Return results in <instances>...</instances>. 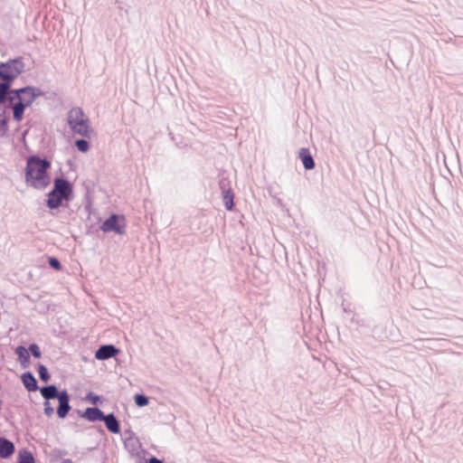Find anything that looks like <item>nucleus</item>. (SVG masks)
I'll list each match as a JSON object with an SVG mask.
<instances>
[{
    "label": "nucleus",
    "mask_w": 463,
    "mask_h": 463,
    "mask_svg": "<svg viewBox=\"0 0 463 463\" xmlns=\"http://www.w3.org/2000/svg\"><path fill=\"white\" fill-rule=\"evenodd\" d=\"M29 351V355L33 356V358L39 359L42 357V351L38 344L36 343H31L26 348Z\"/></svg>",
    "instance_id": "b1692460"
},
{
    "label": "nucleus",
    "mask_w": 463,
    "mask_h": 463,
    "mask_svg": "<svg viewBox=\"0 0 463 463\" xmlns=\"http://www.w3.org/2000/svg\"><path fill=\"white\" fill-rule=\"evenodd\" d=\"M14 354L17 355V360L23 368H27L30 365L31 360L29 351L24 345H20L16 346Z\"/></svg>",
    "instance_id": "4468645a"
},
{
    "label": "nucleus",
    "mask_w": 463,
    "mask_h": 463,
    "mask_svg": "<svg viewBox=\"0 0 463 463\" xmlns=\"http://www.w3.org/2000/svg\"><path fill=\"white\" fill-rule=\"evenodd\" d=\"M35 369L42 382L47 383L51 380V374L46 365L38 363Z\"/></svg>",
    "instance_id": "6ab92c4d"
},
{
    "label": "nucleus",
    "mask_w": 463,
    "mask_h": 463,
    "mask_svg": "<svg viewBox=\"0 0 463 463\" xmlns=\"http://www.w3.org/2000/svg\"><path fill=\"white\" fill-rule=\"evenodd\" d=\"M384 337H385V338H388V339H390V340H392V341H395V339H396V335H395L392 331H391L390 335H384Z\"/></svg>",
    "instance_id": "c756f323"
},
{
    "label": "nucleus",
    "mask_w": 463,
    "mask_h": 463,
    "mask_svg": "<svg viewBox=\"0 0 463 463\" xmlns=\"http://www.w3.org/2000/svg\"><path fill=\"white\" fill-rule=\"evenodd\" d=\"M146 463H164V460H163V459H159V458H157L156 457H155V456H153V455H152V456H150V458H147V459L146 460Z\"/></svg>",
    "instance_id": "c85d7f7f"
},
{
    "label": "nucleus",
    "mask_w": 463,
    "mask_h": 463,
    "mask_svg": "<svg viewBox=\"0 0 463 463\" xmlns=\"http://www.w3.org/2000/svg\"><path fill=\"white\" fill-rule=\"evenodd\" d=\"M298 158L301 160L306 170H313L316 162L308 147H301L298 151Z\"/></svg>",
    "instance_id": "ddd939ff"
},
{
    "label": "nucleus",
    "mask_w": 463,
    "mask_h": 463,
    "mask_svg": "<svg viewBox=\"0 0 463 463\" xmlns=\"http://www.w3.org/2000/svg\"><path fill=\"white\" fill-rule=\"evenodd\" d=\"M16 463H36V459L31 450L24 448L18 451Z\"/></svg>",
    "instance_id": "f3484780"
},
{
    "label": "nucleus",
    "mask_w": 463,
    "mask_h": 463,
    "mask_svg": "<svg viewBox=\"0 0 463 463\" xmlns=\"http://www.w3.org/2000/svg\"><path fill=\"white\" fill-rule=\"evenodd\" d=\"M135 404L137 407H145L149 403V398L145 393H136L134 396Z\"/></svg>",
    "instance_id": "5701e85b"
},
{
    "label": "nucleus",
    "mask_w": 463,
    "mask_h": 463,
    "mask_svg": "<svg viewBox=\"0 0 463 463\" xmlns=\"http://www.w3.org/2000/svg\"><path fill=\"white\" fill-rule=\"evenodd\" d=\"M39 391L44 401L50 402L51 400L59 399L61 393L66 391V389L60 390L56 384L51 383L40 386Z\"/></svg>",
    "instance_id": "1a4fd4ad"
},
{
    "label": "nucleus",
    "mask_w": 463,
    "mask_h": 463,
    "mask_svg": "<svg viewBox=\"0 0 463 463\" xmlns=\"http://www.w3.org/2000/svg\"><path fill=\"white\" fill-rule=\"evenodd\" d=\"M85 400L88 401L93 406H97L99 403H101L103 402L102 396L93 392H89L85 396Z\"/></svg>",
    "instance_id": "4be33fe9"
},
{
    "label": "nucleus",
    "mask_w": 463,
    "mask_h": 463,
    "mask_svg": "<svg viewBox=\"0 0 463 463\" xmlns=\"http://www.w3.org/2000/svg\"><path fill=\"white\" fill-rule=\"evenodd\" d=\"M219 188L221 192L227 189H232L230 179L228 177L222 176L221 179L219 180Z\"/></svg>",
    "instance_id": "a878e982"
},
{
    "label": "nucleus",
    "mask_w": 463,
    "mask_h": 463,
    "mask_svg": "<svg viewBox=\"0 0 463 463\" xmlns=\"http://www.w3.org/2000/svg\"><path fill=\"white\" fill-rule=\"evenodd\" d=\"M90 137H83L76 138L74 140V146L77 148L79 152L87 153L90 149V142L89 141Z\"/></svg>",
    "instance_id": "a211bd4d"
},
{
    "label": "nucleus",
    "mask_w": 463,
    "mask_h": 463,
    "mask_svg": "<svg viewBox=\"0 0 463 463\" xmlns=\"http://www.w3.org/2000/svg\"><path fill=\"white\" fill-rule=\"evenodd\" d=\"M373 136L375 135V128H373Z\"/></svg>",
    "instance_id": "4c0bfd02"
},
{
    "label": "nucleus",
    "mask_w": 463,
    "mask_h": 463,
    "mask_svg": "<svg viewBox=\"0 0 463 463\" xmlns=\"http://www.w3.org/2000/svg\"><path fill=\"white\" fill-rule=\"evenodd\" d=\"M24 70L25 62L22 56L0 61V137H5L9 131L10 112L13 119L19 123L24 119L26 109L44 95L40 88L33 85L14 87Z\"/></svg>",
    "instance_id": "f257e3e1"
},
{
    "label": "nucleus",
    "mask_w": 463,
    "mask_h": 463,
    "mask_svg": "<svg viewBox=\"0 0 463 463\" xmlns=\"http://www.w3.org/2000/svg\"><path fill=\"white\" fill-rule=\"evenodd\" d=\"M43 412L47 417H51L54 413V409L52 406L51 402L49 401H44L43 402Z\"/></svg>",
    "instance_id": "bb28decb"
},
{
    "label": "nucleus",
    "mask_w": 463,
    "mask_h": 463,
    "mask_svg": "<svg viewBox=\"0 0 463 463\" xmlns=\"http://www.w3.org/2000/svg\"><path fill=\"white\" fill-rule=\"evenodd\" d=\"M94 226H95V224H91V225L89 227V229H88V231H87V234H90V229H92Z\"/></svg>",
    "instance_id": "473e14b6"
},
{
    "label": "nucleus",
    "mask_w": 463,
    "mask_h": 463,
    "mask_svg": "<svg viewBox=\"0 0 463 463\" xmlns=\"http://www.w3.org/2000/svg\"><path fill=\"white\" fill-rule=\"evenodd\" d=\"M97 221H98V222H101V221H102L101 217H100V216H98V217H97Z\"/></svg>",
    "instance_id": "f704fd0d"
},
{
    "label": "nucleus",
    "mask_w": 463,
    "mask_h": 463,
    "mask_svg": "<svg viewBox=\"0 0 463 463\" xmlns=\"http://www.w3.org/2000/svg\"><path fill=\"white\" fill-rule=\"evenodd\" d=\"M47 264L50 269H52L55 271H61L63 269L61 260L55 256H49L47 258Z\"/></svg>",
    "instance_id": "aec40b11"
},
{
    "label": "nucleus",
    "mask_w": 463,
    "mask_h": 463,
    "mask_svg": "<svg viewBox=\"0 0 463 463\" xmlns=\"http://www.w3.org/2000/svg\"><path fill=\"white\" fill-rule=\"evenodd\" d=\"M67 123L73 134L83 137H90L94 133L90 118L80 107L72 108L69 111Z\"/></svg>",
    "instance_id": "20e7f679"
},
{
    "label": "nucleus",
    "mask_w": 463,
    "mask_h": 463,
    "mask_svg": "<svg viewBox=\"0 0 463 463\" xmlns=\"http://www.w3.org/2000/svg\"><path fill=\"white\" fill-rule=\"evenodd\" d=\"M125 449L131 454L134 455L137 449L141 447V443L137 437L128 436L124 440Z\"/></svg>",
    "instance_id": "dca6fc26"
},
{
    "label": "nucleus",
    "mask_w": 463,
    "mask_h": 463,
    "mask_svg": "<svg viewBox=\"0 0 463 463\" xmlns=\"http://www.w3.org/2000/svg\"><path fill=\"white\" fill-rule=\"evenodd\" d=\"M58 400V407L56 409V414L60 419H65L71 410V406L70 404L71 402V394L66 390L61 393Z\"/></svg>",
    "instance_id": "6e6552de"
},
{
    "label": "nucleus",
    "mask_w": 463,
    "mask_h": 463,
    "mask_svg": "<svg viewBox=\"0 0 463 463\" xmlns=\"http://www.w3.org/2000/svg\"><path fill=\"white\" fill-rule=\"evenodd\" d=\"M85 200H86V203H85L84 209L88 213V219H90V215L92 213H94L95 210L92 207L93 201H92V198H91L89 191L85 194Z\"/></svg>",
    "instance_id": "393cba45"
},
{
    "label": "nucleus",
    "mask_w": 463,
    "mask_h": 463,
    "mask_svg": "<svg viewBox=\"0 0 463 463\" xmlns=\"http://www.w3.org/2000/svg\"><path fill=\"white\" fill-rule=\"evenodd\" d=\"M110 2L117 5L120 11H124L126 14H128L129 9L131 8L132 0H110Z\"/></svg>",
    "instance_id": "412c9836"
},
{
    "label": "nucleus",
    "mask_w": 463,
    "mask_h": 463,
    "mask_svg": "<svg viewBox=\"0 0 463 463\" xmlns=\"http://www.w3.org/2000/svg\"><path fill=\"white\" fill-rule=\"evenodd\" d=\"M61 463H73V461L71 458H64Z\"/></svg>",
    "instance_id": "2f4dec72"
},
{
    "label": "nucleus",
    "mask_w": 463,
    "mask_h": 463,
    "mask_svg": "<svg viewBox=\"0 0 463 463\" xmlns=\"http://www.w3.org/2000/svg\"><path fill=\"white\" fill-rule=\"evenodd\" d=\"M99 431L101 434H105L104 430H103L101 427H99Z\"/></svg>",
    "instance_id": "72a5a7b5"
},
{
    "label": "nucleus",
    "mask_w": 463,
    "mask_h": 463,
    "mask_svg": "<svg viewBox=\"0 0 463 463\" xmlns=\"http://www.w3.org/2000/svg\"><path fill=\"white\" fill-rule=\"evenodd\" d=\"M52 331L55 335H61L68 333V328L64 325H60L59 329L54 327Z\"/></svg>",
    "instance_id": "cd10ccee"
},
{
    "label": "nucleus",
    "mask_w": 463,
    "mask_h": 463,
    "mask_svg": "<svg viewBox=\"0 0 463 463\" xmlns=\"http://www.w3.org/2000/svg\"><path fill=\"white\" fill-rule=\"evenodd\" d=\"M74 196L73 183L65 176H56L52 180V189L46 194L44 205L54 216L61 207H69V203L74 199Z\"/></svg>",
    "instance_id": "7ed1b4c3"
},
{
    "label": "nucleus",
    "mask_w": 463,
    "mask_h": 463,
    "mask_svg": "<svg viewBox=\"0 0 463 463\" xmlns=\"http://www.w3.org/2000/svg\"><path fill=\"white\" fill-rule=\"evenodd\" d=\"M120 353V349L112 344L100 345L95 351V358L99 361L109 360L116 357Z\"/></svg>",
    "instance_id": "0eeeda50"
},
{
    "label": "nucleus",
    "mask_w": 463,
    "mask_h": 463,
    "mask_svg": "<svg viewBox=\"0 0 463 463\" xmlns=\"http://www.w3.org/2000/svg\"><path fill=\"white\" fill-rule=\"evenodd\" d=\"M52 167V160L47 156L33 154L27 156L24 169V182L27 186L43 191L52 184V176L49 170Z\"/></svg>",
    "instance_id": "f03ea898"
},
{
    "label": "nucleus",
    "mask_w": 463,
    "mask_h": 463,
    "mask_svg": "<svg viewBox=\"0 0 463 463\" xmlns=\"http://www.w3.org/2000/svg\"><path fill=\"white\" fill-rule=\"evenodd\" d=\"M343 308H344V311H345V313H347V312H348V311H347V308H346L345 307H344Z\"/></svg>",
    "instance_id": "e433bc0d"
},
{
    "label": "nucleus",
    "mask_w": 463,
    "mask_h": 463,
    "mask_svg": "<svg viewBox=\"0 0 463 463\" xmlns=\"http://www.w3.org/2000/svg\"><path fill=\"white\" fill-rule=\"evenodd\" d=\"M21 382L29 392H37L40 389L38 382L31 371H26L21 375Z\"/></svg>",
    "instance_id": "9b49d317"
},
{
    "label": "nucleus",
    "mask_w": 463,
    "mask_h": 463,
    "mask_svg": "<svg viewBox=\"0 0 463 463\" xmlns=\"http://www.w3.org/2000/svg\"><path fill=\"white\" fill-rule=\"evenodd\" d=\"M126 230V216L123 213H110L96 231H101L104 233L113 232L118 235H124Z\"/></svg>",
    "instance_id": "39448f33"
},
{
    "label": "nucleus",
    "mask_w": 463,
    "mask_h": 463,
    "mask_svg": "<svg viewBox=\"0 0 463 463\" xmlns=\"http://www.w3.org/2000/svg\"><path fill=\"white\" fill-rule=\"evenodd\" d=\"M79 417L88 420L89 422L101 421L105 418V413L98 406L87 407L84 411L76 410Z\"/></svg>",
    "instance_id": "423d86ee"
},
{
    "label": "nucleus",
    "mask_w": 463,
    "mask_h": 463,
    "mask_svg": "<svg viewBox=\"0 0 463 463\" xmlns=\"http://www.w3.org/2000/svg\"><path fill=\"white\" fill-rule=\"evenodd\" d=\"M234 196L235 194L232 188L222 192V199L227 211H232L234 209Z\"/></svg>",
    "instance_id": "2eb2a0df"
},
{
    "label": "nucleus",
    "mask_w": 463,
    "mask_h": 463,
    "mask_svg": "<svg viewBox=\"0 0 463 463\" xmlns=\"http://www.w3.org/2000/svg\"><path fill=\"white\" fill-rule=\"evenodd\" d=\"M105 423L107 430L113 434H118L121 431L120 420L117 418L114 412L105 414L102 420Z\"/></svg>",
    "instance_id": "9d476101"
},
{
    "label": "nucleus",
    "mask_w": 463,
    "mask_h": 463,
    "mask_svg": "<svg viewBox=\"0 0 463 463\" xmlns=\"http://www.w3.org/2000/svg\"><path fill=\"white\" fill-rule=\"evenodd\" d=\"M14 451V442L4 436H0V458L7 459L13 456Z\"/></svg>",
    "instance_id": "f8f14e48"
},
{
    "label": "nucleus",
    "mask_w": 463,
    "mask_h": 463,
    "mask_svg": "<svg viewBox=\"0 0 463 463\" xmlns=\"http://www.w3.org/2000/svg\"><path fill=\"white\" fill-rule=\"evenodd\" d=\"M28 130H24L23 136L24 137L27 134Z\"/></svg>",
    "instance_id": "c9c22d12"
},
{
    "label": "nucleus",
    "mask_w": 463,
    "mask_h": 463,
    "mask_svg": "<svg viewBox=\"0 0 463 463\" xmlns=\"http://www.w3.org/2000/svg\"><path fill=\"white\" fill-rule=\"evenodd\" d=\"M125 434L126 435L128 434V436H131V437H135V433L131 430H126Z\"/></svg>",
    "instance_id": "7c9ffc66"
}]
</instances>
